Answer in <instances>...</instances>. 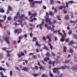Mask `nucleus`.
<instances>
[{
	"label": "nucleus",
	"mask_w": 77,
	"mask_h": 77,
	"mask_svg": "<svg viewBox=\"0 0 77 77\" xmlns=\"http://www.w3.org/2000/svg\"><path fill=\"white\" fill-rule=\"evenodd\" d=\"M29 2L30 3V5L32 8H34L35 6V3H38V4H41L42 3V0L41 1H36L34 2L33 0H29Z\"/></svg>",
	"instance_id": "nucleus-1"
},
{
	"label": "nucleus",
	"mask_w": 77,
	"mask_h": 77,
	"mask_svg": "<svg viewBox=\"0 0 77 77\" xmlns=\"http://www.w3.org/2000/svg\"><path fill=\"white\" fill-rule=\"evenodd\" d=\"M55 63L56 64H59L60 63V60L59 59L57 58V59L55 61L54 60L53 62H52L51 61H50L49 62V64H52L53 67H54V64Z\"/></svg>",
	"instance_id": "nucleus-2"
},
{
	"label": "nucleus",
	"mask_w": 77,
	"mask_h": 77,
	"mask_svg": "<svg viewBox=\"0 0 77 77\" xmlns=\"http://www.w3.org/2000/svg\"><path fill=\"white\" fill-rule=\"evenodd\" d=\"M45 21L46 23H49V24H52L53 23L51 21V19H49L48 18H47L45 19Z\"/></svg>",
	"instance_id": "nucleus-3"
},
{
	"label": "nucleus",
	"mask_w": 77,
	"mask_h": 77,
	"mask_svg": "<svg viewBox=\"0 0 77 77\" xmlns=\"http://www.w3.org/2000/svg\"><path fill=\"white\" fill-rule=\"evenodd\" d=\"M66 33H64L63 35L61 36L62 37L60 39V41L61 42H64V41H65L64 39H65V37H66Z\"/></svg>",
	"instance_id": "nucleus-4"
},
{
	"label": "nucleus",
	"mask_w": 77,
	"mask_h": 77,
	"mask_svg": "<svg viewBox=\"0 0 77 77\" xmlns=\"http://www.w3.org/2000/svg\"><path fill=\"white\" fill-rule=\"evenodd\" d=\"M9 39V36L8 35H6L5 39L7 44H10V42L8 40Z\"/></svg>",
	"instance_id": "nucleus-5"
},
{
	"label": "nucleus",
	"mask_w": 77,
	"mask_h": 77,
	"mask_svg": "<svg viewBox=\"0 0 77 77\" xmlns=\"http://www.w3.org/2000/svg\"><path fill=\"white\" fill-rule=\"evenodd\" d=\"M61 69V68L56 67L53 68L52 69V70H53V72L54 73H56V70L57 71H58V70H59V69Z\"/></svg>",
	"instance_id": "nucleus-6"
},
{
	"label": "nucleus",
	"mask_w": 77,
	"mask_h": 77,
	"mask_svg": "<svg viewBox=\"0 0 77 77\" xmlns=\"http://www.w3.org/2000/svg\"><path fill=\"white\" fill-rule=\"evenodd\" d=\"M69 45H72L75 44V42L73 40H71L69 41Z\"/></svg>",
	"instance_id": "nucleus-7"
},
{
	"label": "nucleus",
	"mask_w": 77,
	"mask_h": 77,
	"mask_svg": "<svg viewBox=\"0 0 77 77\" xmlns=\"http://www.w3.org/2000/svg\"><path fill=\"white\" fill-rule=\"evenodd\" d=\"M61 4L63 5L62 6H61L59 7V9L61 10L63 8V6H65V4L63 3H61Z\"/></svg>",
	"instance_id": "nucleus-8"
},
{
	"label": "nucleus",
	"mask_w": 77,
	"mask_h": 77,
	"mask_svg": "<svg viewBox=\"0 0 77 77\" xmlns=\"http://www.w3.org/2000/svg\"><path fill=\"white\" fill-rule=\"evenodd\" d=\"M22 70H23V71H28V68H26V67H23L22 69Z\"/></svg>",
	"instance_id": "nucleus-9"
},
{
	"label": "nucleus",
	"mask_w": 77,
	"mask_h": 77,
	"mask_svg": "<svg viewBox=\"0 0 77 77\" xmlns=\"http://www.w3.org/2000/svg\"><path fill=\"white\" fill-rule=\"evenodd\" d=\"M48 45L50 46V48L51 49V50L52 51L53 50V46H52V45L50 43H48Z\"/></svg>",
	"instance_id": "nucleus-10"
},
{
	"label": "nucleus",
	"mask_w": 77,
	"mask_h": 77,
	"mask_svg": "<svg viewBox=\"0 0 77 77\" xmlns=\"http://www.w3.org/2000/svg\"><path fill=\"white\" fill-rule=\"evenodd\" d=\"M10 10V11H12V8L10 6H9L8 7V10Z\"/></svg>",
	"instance_id": "nucleus-11"
},
{
	"label": "nucleus",
	"mask_w": 77,
	"mask_h": 77,
	"mask_svg": "<svg viewBox=\"0 0 77 77\" xmlns=\"http://www.w3.org/2000/svg\"><path fill=\"white\" fill-rule=\"evenodd\" d=\"M17 15L18 18H20V13H19V12H17Z\"/></svg>",
	"instance_id": "nucleus-12"
},
{
	"label": "nucleus",
	"mask_w": 77,
	"mask_h": 77,
	"mask_svg": "<svg viewBox=\"0 0 77 77\" xmlns=\"http://www.w3.org/2000/svg\"><path fill=\"white\" fill-rule=\"evenodd\" d=\"M65 19V20H69V16L68 15H67L65 16V17H64Z\"/></svg>",
	"instance_id": "nucleus-13"
},
{
	"label": "nucleus",
	"mask_w": 77,
	"mask_h": 77,
	"mask_svg": "<svg viewBox=\"0 0 77 77\" xmlns=\"http://www.w3.org/2000/svg\"><path fill=\"white\" fill-rule=\"evenodd\" d=\"M35 45H37L39 47H41V45L39 44V43L37 42H35Z\"/></svg>",
	"instance_id": "nucleus-14"
},
{
	"label": "nucleus",
	"mask_w": 77,
	"mask_h": 77,
	"mask_svg": "<svg viewBox=\"0 0 77 77\" xmlns=\"http://www.w3.org/2000/svg\"><path fill=\"white\" fill-rule=\"evenodd\" d=\"M24 38V35H20L18 38L19 39H21L22 38Z\"/></svg>",
	"instance_id": "nucleus-15"
},
{
	"label": "nucleus",
	"mask_w": 77,
	"mask_h": 77,
	"mask_svg": "<svg viewBox=\"0 0 77 77\" xmlns=\"http://www.w3.org/2000/svg\"><path fill=\"white\" fill-rule=\"evenodd\" d=\"M18 33H20L22 32V29H19L17 30Z\"/></svg>",
	"instance_id": "nucleus-16"
},
{
	"label": "nucleus",
	"mask_w": 77,
	"mask_h": 77,
	"mask_svg": "<svg viewBox=\"0 0 77 77\" xmlns=\"http://www.w3.org/2000/svg\"><path fill=\"white\" fill-rule=\"evenodd\" d=\"M37 40V38L35 37H34L33 38L32 41L33 42H36V40Z\"/></svg>",
	"instance_id": "nucleus-17"
},
{
	"label": "nucleus",
	"mask_w": 77,
	"mask_h": 77,
	"mask_svg": "<svg viewBox=\"0 0 77 77\" xmlns=\"http://www.w3.org/2000/svg\"><path fill=\"white\" fill-rule=\"evenodd\" d=\"M67 48H66V46H64L63 47V52H66V49H67Z\"/></svg>",
	"instance_id": "nucleus-18"
},
{
	"label": "nucleus",
	"mask_w": 77,
	"mask_h": 77,
	"mask_svg": "<svg viewBox=\"0 0 77 77\" xmlns=\"http://www.w3.org/2000/svg\"><path fill=\"white\" fill-rule=\"evenodd\" d=\"M25 16V15H24V14H22L21 15V17H20V20H21L22 19H23V17H24Z\"/></svg>",
	"instance_id": "nucleus-19"
},
{
	"label": "nucleus",
	"mask_w": 77,
	"mask_h": 77,
	"mask_svg": "<svg viewBox=\"0 0 77 77\" xmlns=\"http://www.w3.org/2000/svg\"><path fill=\"white\" fill-rule=\"evenodd\" d=\"M0 12H2V13H4L5 12V10L3 9V8H0Z\"/></svg>",
	"instance_id": "nucleus-20"
},
{
	"label": "nucleus",
	"mask_w": 77,
	"mask_h": 77,
	"mask_svg": "<svg viewBox=\"0 0 77 77\" xmlns=\"http://www.w3.org/2000/svg\"><path fill=\"white\" fill-rule=\"evenodd\" d=\"M34 77H38V76H39V74L36 73H34L33 75H32Z\"/></svg>",
	"instance_id": "nucleus-21"
},
{
	"label": "nucleus",
	"mask_w": 77,
	"mask_h": 77,
	"mask_svg": "<svg viewBox=\"0 0 77 77\" xmlns=\"http://www.w3.org/2000/svg\"><path fill=\"white\" fill-rule=\"evenodd\" d=\"M73 51H74V50H73V49L72 48L69 51V52L70 53H72Z\"/></svg>",
	"instance_id": "nucleus-22"
},
{
	"label": "nucleus",
	"mask_w": 77,
	"mask_h": 77,
	"mask_svg": "<svg viewBox=\"0 0 77 77\" xmlns=\"http://www.w3.org/2000/svg\"><path fill=\"white\" fill-rule=\"evenodd\" d=\"M46 56L48 57H50V54H49V52H47L46 54Z\"/></svg>",
	"instance_id": "nucleus-23"
},
{
	"label": "nucleus",
	"mask_w": 77,
	"mask_h": 77,
	"mask_svg": "<svg viewBox=\"0 0 77 77\" xmlns=\"http://www.w3.org/2000/svg\"><path fill=\"white\" fill-rule=\"evenodd\" d=\"M0 74L2 75V77H8L6 76H4L3 75V72H0Z\"/></svg>",
	"instance_id": "nucleus-24"
},
{
	"label": "nucleus",
	"mask_w": 77,
	"mask_h": 77,
	"mask_svg": "<svg viewBox=\"0 0 77 77\" xmlns=\"http://www.w3.org/2000/svg\"><path fill=\"white\" fill-rule=\"evenodd\" d=\"M31 15L33 16V17H36V15H37V14L36 13L32 14Z\"/></svg>",
	"instance_id": "nucleus-25"
},
{
	"label": "nucleus",
	"mask_w": 77,
	"mask_h": 77,
	"mask_svg": "<svg viewBox=\"0 0 77 77\" xmlns=\"http://www.w3.org/2000/svg\"><path fill=\"white\" fill-rule=\"evenodd\" d=\"M51 25H49L48 26V27H47V29H50L51 28Z\"/></svg>",
	"instance_id": "nucleus-26"
},
{
	"label": "nucleus",
	"mask_w": 77,
	"mask_h": 77,
	"mask_svg": "<svg viewBox=\"0 0 77 77\" xmlns=\"http://www.w3.org/2000/svg\"><path fill=\"white\" fill-rule=\"evenodd\" d=\"M39 68L40 69H44V68H45V67L41 66H40Z\"/></svg>",
	"instance_id": "nucleus-27"
},
{
	"label": "nucleus",
	"mask_w": 77,
	"mask_h": 77,
	"mask_svg": "<svg viewBox=\"0 0 77 77\" xmlns=\"http://www.w3.org/2000/svg\"><path fill=\"white\" fill-rule=\"evenodd\" d=\"M72 69H75V70H77V67L73 66L72 68Z\"/></svg>",
	"instance_id": "nucleus-28"
},
{
	"label": "nucleus",
	"mask_w": 77,
	"mask_h": 77,
	"mask_svg": "<svg viewBox=\"0 0 77 77\" xmlns=\"http://www.w3.org/2000/svg\"><path fill=\"white\" fill-rule=\"evenodd\" d=\"M46 15L47 17H49V15H50V14H49L48 12H47L46 13Z\"/></svg>",
	"instance_id": "nucleus-29"
},
{
	"label": "nucleus",
	"mask_w": 77,
	"mask_h": 77,
	"mask_svg": "<svg viewBox=\"0 0 77 77\" xmlns=\"http://www.w3.org/2000/svg\"><path fill=\"white\" fill-rule=\"evenodd\" d=\"M32 57L34 59H36V56L33 55H32Z\"/></svg>",
	"instance_id": "nucleus-30"
},
{
	"label": "nucleus",
	"mask_w": 77,
	"mask_h": 77,
	"mask_svg": "<svg viewBox=\"0 0 77 77\" xmlns=\"http://www.w3.org/2000/svg\"><path fill=\"white\" fill-rule=\"evenodd\" d=\"M50 14L51 16H53V15H54V13L52 12H50Z\"/></svg>",
	"instance_id": "nucleus-31"
},
{
	"label": "nucleus",
	"mask_w": 77,
	"mask_h": 77,
	"mask_svg": "<svg viewBox=\"0 0 77 77\" xmlns=\"http://www.w3.org/2000/svg\"><path fill=\"white\" fill-rule=\"evenodd\" d=\"M58 77H62L63 75V74L62 73H60L59 75H58Z\"/></svg>",
	"instance_id": "nucleus-32"
},
{
	"label": "nucleus",
	"mask_w": 77,
	"mask_h": 77,
	"mask_svg": "<svg viewBox=\"0 0 77 77\" xmlns=\"http://www.w3.org/2000/svg\"><path fill=\"white\" fill-rule=\"evenodd\" d=\"M65 41H66V42H68L69 41V38H67L65 39Z\"/></svg>",
	"instance_id": "nucleus-33"
},
{
	"label": "nucleus",
	"mask_w": 77,
	"mask_h": 77,
	"mask_svg": "<svg viewBox=\"0 0 77 77\" xmlns=\"http://www.w3.org/2000/svg\"><path fill=\"white\" fill-rule=\"evenodd\" d=\"M63 12L64 14H67V11L66 10H63Z\"/></svg>",
	"instance_id": "nucleus-34"
},
{
	"label": "nucleus",
	"mask_w": 77,
	"mask_h": 77,
	"mask_svg": "<svg viewBox=\"0 0 77 77\" xmlns=\"http://www.w3.org/2000/svg\"><path fill=\"white\" fill-rule=\"evenodd\" d=\"M69 60H67L65 61L64 62L65 63H69Z\"/></svg>",
	"instance_id": "nucleus-35"
},
{
	"label": "nucleus",
	"mask_w": 77,
	"mask_h": 77,
	"mask_svg": "<svg viewBox=\"0 0 77 77\" xmlns=\"http://www.w3.org/2000/svg\"><path fill=\"white\" fill-rule=\"evenodd\" d=\"M51 3L52 4V5H53V3H54V0H50Z\"/></svg>",
	"instance_id": "nucleus-36"
},
{
	"label": "nucleus",
	"mask_w": 77,
	"mask_h": 77,
	"mask_svg": "<svg viewBox=\"0 0 77 77\" xmlns=\"http://www.w3.org/2000/svg\"><path fill=\"white\" fill-rule=\"evenodd\" d=\"M7 19L8 20H11V19H12V18H11V17L9 16L7 18Z\"/></svg>",
	"instance_id": "nucleus-37"
},
{
	"label": "nucleus",
	"mask_w": 77,
	"mask_h": 77,
	"mask_svg": "<svg viewBox=\"0 0 77 77\" xmlns=\"http://www.w3.org/2000/svg\"><path fill=\"white\" fill-rule=\"evenodd\" d=\"M39 68V67H38V66H35V69L36 70H38Z\"/></svg>",
	"instance_id": "nucleus-38"
},
{
	"label": "nucleus",
	"mask_w": 77,
	"mask_h": 77,
	"mask_svg": "<svg viewBox=\"0 0 77 77\" xmlns=\"http://www.w3.org/2000/svg\"><path fill=\"white\" fill-rule=\"evenodd\" d=\"M72 33V30H69V32H68L69 35H71Z\"/></svg>",
	"instance_id": "nucleus-39"
},
{
	"label": "nucleus",
	"mask_w": 77,
	"mask_h": 77,
	"mask_svg": "<svg viewBox=\"0 0 77 77\" xmlns=\"http://www.w3.org/2000/svg\"><path fill=\"white\" fill-rule=\"evenodd\" d=\"M66 68V66H61V68L63 69H65Z\"/></svg>",
	"instance_id": "nucleus-40"
},
{
	"label": "nucleus",
	"mask_w": 77,
	"mask_h": 77,
	"mask_svg": "<svg viewBox=\"0 0 77 77\" xmlns=\"http://www.w3.org/2000/svg\"><path fill=\"white\" fill-rule=\"evenodd\" d=\"M74 37L75 39H77V35L76 34H74Z\"/></svg>",
	"instance_id": "nucleus-41"
},
{
	"label": "nucleus",
	"mask_w": 77,
	"mask_h": 77,
	"mask_svg": "<svg viewBox=\"0 0 77 77\" xmlns=\"http://www.w3.org/2000/svg\"><path fill=\"white\" fill-rule=\"evenodd\" d=\"M42 40L43 41H45V40H46V38H45V37L44 36L43 37H42Z\"/></svg>",
	"instance_id": "nucleus-42"
},
{
	"label": "nucleus",
	"mask_w": 77,
	"mask_h": 77,
	"mask_svg": "<svg viewBox=\"0 0 77 77\" xmlns=\"http://www.w3.org/2000/svg\"><path fill=\"white\" fill-rule=\"evenodd\" d=\"M42 63H43V64H44V65H46V63H45V62H44V60H42Z\"/></svg>",
	"instance_id": "nucleus-43"
},
{
	"label": "nucleus",
	"mask_w": 77,
	"mask_h": 77,
	"mask_svg": "<svg viewBox=\"0 0 77 77\" xmlns=\"http://www.w3.org/2000/svg\"><path fill=\"white\" fill-rule=\"evenodd\" d=\"M2 50H7V48H2Z\"/></svg>",
	"instance_id": "nucleus-44"
},
{
	"label": "nucleus",
	"mask_w": 77,
	"mask_h": 77,
	"mask_svg": "<svg viewBox=\"0 0 77 77\" xmlns=\"http://www.w3.org/2000/svg\"><path fill=\"white\" fill-rule=\"evenodd\" d=\"M15 69H17V70H18V71H20V69H19V68L18 67H16L15 68Z\"/></svg>",
	"instance_id": "nucleus-45"
},
{
	"label": "nucleus",
	"mask_w": 77,
	"mask_h": 77,
	"mask_svg": "<svg viewBox=\"0 0 77 77\" xmlns=\"http://www.w3.org/2000/svg\"><path fill=\"white\" fill-rule=\"evenodd\" d=\"M41 24L42 25L41 26H40V29H41V30H42V26H43V24Z\"/></svg>",
	"instance_id": "nucleus-46"
},
{
	"label": "nucleus",
	"mask_w": 77,
	"mask_h": 77,
	"mask_svg": "<svg viewBox=\"0 0 77 77\" xmlns=\"http://www.w3.org/2000/svg\"><path fill=\"white\" fill-rule=\"evenodd\" d=\"M66 6L67 8H68V2H66Z\"/></svg>",
	"instance_id": "nucleus-47"
},
{
	"label": "nucleus",
	"mask_w": 77,
	"mask_h": 77,
	"mask_svg": "<svg viewBox=\"0 0 77 77\" xmlns=\"http://www.w3.org/2000/svg\"><path fill=\"white\" fill-rule=\"evenodd\" d=\"M49 74L51 77H53V74H52L51 72H49Z\"/></svg>",
	"instance_id": "nucleus-48"
},
{
	"label": "nucleus",
	"mask_w": 77,
	"mask_h": 77,
	"mask_svg": "<svg viewBox=\"0 0 77 77\" xmlns=\"http://www.w3.org/2000/svg\"><path fill=\"white\" fill-rule=\"evenodd\" d=\"M68 2H69V3H74V2H73V1H68Z\"/></svg>",
	"instance_id": "nucleus-49"
},
{
	"label": "nucleus",
	"mask_w": 77,
	"mask_h": 77,
	"mask_svg": "<svg viewBox=\"0 0 77 77\" xmlns=\"http://www.w3.org/2000/svg\"><path fill=\"white\" fill-rule=\"evenodd\" d=\"M12 51H13V50H11V51H7V53H11Z\"/></svg>",
	"instance_id": "nucleus-50"
},
{
	"label": "nucleus",
	"mask_w": 77,
	"mask_h": 77,
	"mask_svg": "<svg viewBox=\"0 0 77 77\" xmlns=\"http://www.w3.org/2000/svg\"><path fill=\"white\" fill-rule=\"evenodd\" d=\"M50 30L52 31V32H53L54 31V29L53 28H51L50 29Z\"/></svg>",
	"instance_id": "nucleus-51"
},
{
	"label": "nucleus",
	"mask_w": 77,
	"mask_h": 77,
	"mask_svg": "<svg viewBox=\"0 0 77 77\" xmlns=\"http://www.w3.org/2000/svg\"><path fill=\"white\" fill-rule=\"evenodd\" d=\"M17 31H18V29H17L15 30H14V33H17Z\"/></svg>",
	"instance_id": "nucleus-52"
},
{
	"label": "nucleus",
	"mask_w": 77,
	"mask_h": 77,
	"mask_svg": "<svg viewBox=\"0 0 77 77\" xmlns=\"http://www.w3.org/2000/svg\"><path fill=\"white\" fill-rule=\"evenodd\" d=\"M7 56L8 57H11V54L9 53L7 55Z\"/></svg>",
	"instance_id": "nucleus-53"
},
{
	"label": "nucleus",
	"mask_w": 77,
	"mask_h": 77,
	"mask_svg": "<svg viewBox=\"0 0 77 77\" xmlns=\"http://www.w3.org/2000/svg\"><path fill=\"white\" fill-rule=\"evenodd\" d=\"M7 33L8 35V36L11 35V33H10V30H9V31H7Z\"/></svg>",
	"instance_id": "nucleus-54"
},
{
	"label": "nucleus",
	"mask_w": 77,
	"mask_h": 77,
	"mask_svg": "<svg viewBox=\"0 0 77 77\" xmlns=\"http://www.w3.org/2000/svg\"><path fill=\"white\" fill-rule=\"evenodd\" d=\"M17 19V16H16L15 17L14 20V21H16Z\"/></svg>",
	"instance_id": "nucleus-55"
},
{
	"label": "nucleus",
	"mask_w": 77,
	"mask_h": 77,
	"mask_svg": "<svg viewBox=\"0 0 77 77\" xmlns=\"http://www.w3.org/2000/svg\"><path fill=\"white\" fill-rule=\"evenodd\" d=\"M56 73H57V74L58 75H59V73H60V71H58L57 72L56 71Z\"/></svg>",
	"instance_id": "nucleus-56"
},
{
	"label": "nucleus",
	"mask_w": 77,
	"mask_h": 77,
	"mask_svg": "<svg viewBox=\"0 0 77 77\" xmlns=\"http://www.w3.org/2000/svg\"><path fill=\"white\" fill-rule=\"evenodd\" d=\"M48 41L49 42H51V38H50L48 39Z\"/></svg>",
	"instance_id": "nucleus-57"
},
{
	"label": "nucleus",
	"mask_w": 77,
	"mask_h": 77,
	"mask_svg": "<svg viewBox=\"0 0 77 77\" xmlns=\"http://www.w3.org/2000/svg\"><path fill=\"white\" fill-rule=\"evenodd\" d=\"M57 9L55 8L54 9V13H56V12H57Z\"/></svg>",
	"instance_id": "nucleus-58"
},
{
	"label": "nucleus",
	"mask_w": 77,
	"mask_h": 77,
	"mask_svg": "<svg viewBox=\"0 0 77 77\" xmlns=\"http://www.w3.org/2000/svg\"><path fill=\"white\" fill-rule=\"evenodd\" d=\"M18 56V57H22V56L21 54H19L17 55Z\"/></svg>",
	"instance_id": "nucleus-59"
},
{
	"label": "nucleus",
	"mask_w": 77,
	"mask_h": 77,
	"mask_svg": "<svg viewBox=\"0 0 77 77\" xmlns=\"http://www.w3.org/2000/svg\"><path fill=\"white\" fill-rule=\"evenodd\" d=\"M75 21H72V20L70 21V23H75Z\"/></svg>",
	"instance_id": "nucleus-60"
},
{
	"label": "nucleus",
	"mask_w": 77,
	"mask_h": 77,
	"mask_svg": "<svg viewBox=\"0 0 77 77\" xmlns=\"http://www.w3.org/2000/svg\"><path fill=\"white\" fill-rule=\"evenodd\" d=\"M30 36L31 37H32L33 36V33L32 32H31L30 34Z\"/></svg>",
	"instance_id": "nucleus-61"
},
{
	"label": "nucleus",
	"mask_w": 77,
	"mask_h": 77,
	"mask_svg": "<svg viewBox=\"0 0 77 77\" xmlns=\"http://www.w3.org/2000/svg\"><path fill=\"white\" fill-rule=\"evenodd\" d=\"M17 21L19 22V23H22V21L21 20H17Z\"/></svg>",
	"instance_id": "nucleus-62"
},
{
	"label": "nucleus",
	"mask_w": 77,
	"mask_h": 77,
	"mask_svg": "<svg viewBox=\"0 0 77 77\" xmlns=\"http://www.w3.org/2000/svg\"><path fill=\"white\" fill-rule=\"evenodd\" d=\"M43 8L44 9H46V8H47V7H46V6H45L44 5H43Z\"/></svg>",
	"instance_id": "nucleus-63"
},
{
	"label": "nucleus",
	"mask_w": 77,
	"mask_h": 77,
	"mask_svg": "<svg viewBox=\"0 0 77 77\" xmlns=\"http://www.w3.org/2000/svg\"><path fill=\"white\" fill-rule=\"evenodd\" d=\"M28 14L29 15H31V12L30 11H29Z\"/></svg>",
	"instance_id": "nucleus-64"
}]
</instances>
